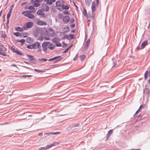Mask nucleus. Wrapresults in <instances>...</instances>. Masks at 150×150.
Instances as JSON below:
<instances>
[{"mask_svg": "<svg viewBox=\"0 0 150 150\" xmlns=\"http://www.w3.org/2000/svg\"><path fill=\"white\" fill-rule=\"evenodd\" d=\"M38 60H39V61H44L45 62L47 61V59H45V58H42V59H40V58H38Z\"/></svg>", "mask_w": 150, "mask_h": 150, "instance_id": "obj_45", "label": "nucleus"}, {"mask_svg": "<svg viewBox=\"0 0 150 150\" xmlns=\"http://www.w3.org/2000/svg\"><path fill=\"white\" fill-rule=\"evenodd\" d=\"M55 143L52 144L50 145H48L46 146V148L47 149H48L51 147H52L53 146H55Z\"/></svg>", "mask_w": 150, "mask_h": 150, "instance_id": "obj_25", "label": "nucleus"}, {"mask_svg": "<svg viewBox=\"0 0 150 150\" xmlns=\"http://www.w3.org/2000/svg\"><path fill=\"white\" fill-rule=\"evenodd\" d=\"M37 24L40 25H46L47 23L43 21H39L37 22Z\"/></svg>", "mask_w": 150, "mask_h": 150, "instance_id": "obj_11", "label": "nucleus"}, {"mask_svg": "<svg viewBox=\"0 0 150 150\" xmlns=\"http://www.w3.org/2000/svg\"><path fill=\"white\" fill-rule=\"evenodd\" d=\"M90 40L89 39H88L86 42L85 45L84 47V50L85 51H86L88 48L89 45L90 44Z\"/></svg>", "mask_w": 150, "mask_h": 150, "instance_id": "obj_10", "label": "nucleus"}, {"mask_svg": "<svg viewBox=\"0 0 150 150\" xmlns=\"http://www.w3.org/2000/svg\"><path fill=\"white\" fill-rule=\"evenodd\" d=\"M11 12H8V13L7 16V20L9 21V18L11 16Z\"/></svg>", "mask_w": 150, "mask_h": 150, "instance_id": "obj_41", "label": "nucleus"}, {"mask_svg": "<svg viewBox=\"0 0 150 150\" xmlns=\"http://www.w3.org/2000/svg\"><path fill=\"white\" fill-rule=\"evenodd\" d=\"M37 13L39 15L43 16L45 14L43 11L41 9H39L37 12Z\"/></svg>", "mask_w": 150, "mask_h": 150, "instance_id": "obj_15", "label": "nucleus"}, {"mask_svg": "<svg viewBox=\"0 0 150 150\" xmlns=\"http://www.w3.org/2000/svg\"><path fill=\"white\" fill-rule=\"evenodd\" d=\"M66 39L67 40H70L73 39L74 38V35L72 34H70L68 35H65Z\"/></svg>", "mask_w": 150, "mask_h": 150, "instance_id": "obj_9", "label": "nucleus"}, {"mask_svg": "<svg viewBox=\"0 0 150 150\" xmlns=\"http://www.w3.org/2000/svg\"><path fill=\"white\" fill-rule=\"evenodd\" d=\"M68 49L67 48V49H66L63 52H62V53H66V52H67L68 51Z\"/></svg>", "mask_w": 150, "mask_h": 150, "instance_id": "obj_62", "label": "nucleus"}, {"mask_svg": "<svg viewBox=\"0 0 150 150\" xmlns=\"http://www.w3.org/2000/svg\"><path fill=\"white\" fill-rule=\"evenodd\" d=\"M35 1L38 3H40L43 1V0H35Z\"/></svg>", "mask_w": 150, "mask_h": 150, "instance_id": "obj_55", "label": "nucleus"}, {"mask_svg": "<svg viewBox=\"0 0 150 150\" xmlns=\"http://www.w3.org/2000/svg\"><path fill=\"white\" fill-rule=\"evenodd\" d=\"M75 24L74 23L70 25V27H71V28H74L75 27Z\"/></svg>", "mask_w": 150, "mask_h": 150, "instance_id": "obj_54", "label": "nucleus"}, {"mask_svg": "<svg viewBox=\"0 0 150 150\" xmlns=\"http://www.w3.org/2000/svg\"><path fill=\"white\" fill-rule=\"evenodd\" d=\"M16 30L17 31L22 32L23 31V29L22 28L18 26L16 28Z\"/></svg>", "mask_w": 150, "mask_h": 150, "instance_id": "obj_31", "label": "nucleus"}, {"mask_svg": "<svg viewBox=\"0 0 150 150\" xmlns=\"http://www.w3.org/2000/svg\"><path fill=\"white\" fill-rule=\"evenodd\" d=\"M56 46L57 47H61L62 45L61 44V43L60 42H57L56 43Z\"/></svg>", "mask_w": 150, "mask_h": 150, "instance_id": "obj_47", "label": "nucleus"}, {"mask_svg": "<svg viewBox=\"0 0 150 150\" xmlns=\"http://www.w3.org/2000/svg\"><path fill=\"white\" fill-rule=\"evenodd\" d=\"M49 33L51 36H53L54 34V32L53 29L52 28H49Z\"/></svg>", "mask_w": 150, "mask_h": 150, "instance_id": "obj_14", "label": "nucleus"}, {"mask_svg": "<svg viewBox=\"0 0 150 150\" xmlns=\"http://www.w3.org/2000/svg\"><path fill=\"white\" fill-rule=\"evenodd\" d=\"M60 133V132H52V134H59Z\"/></svg>", "mask_w": 150, "mask_h": 150, "instance_id": "obj_58", "label": "nucleus"}, {"mask_svg": "<svg viewBox=\"0 0 150 150\" xmlns=\"http://www.w3.org/2000/svg\"><path fill=\"white\" fill-rule=\"evenodd\" d=\"M50 43V42H45L42 44V47L43 51L46 52L47 49V47L48 46L49 44Z\"/></svg>", "mask_w": 150, "mask_h": 150, "instance_id": "obj_4", "label": "nucleus"}, {"mask_svg": "<svg viewBox=\"0 0 150 150\" xmlns=\"http://www.w3.org/2000/svg\"><path fill=\"white\" fill-rule=\"evenodd\" d=\"M63 13L65 14H69V12L67 11H63Z\"/></svg>", "mask_w": 150, "mask_h": 150, "instance_id": "obj_49", "label": "nucleus"}, {"mask_svg": "<svg viewBox=\"0 0 150 150\" xmlns=\"http://www.w3.org/2000/svg\"><path fill=\"white\" fill-rule=\"evenodd\" d=\"M91 9L92 12H94L96 10L95 3L94 1L92 3L91 5Z\"/></svg>", "mask_w": 150, "mask_h": 150, "instance_id": "obj_12", "label": "nucleus"}, {"mask_svg": "<svg viewBox=\"0 0 150 150\" xmlns=\"http://www.w3.org/2000/svg\"><path fill=\"white\" fill-rule=\"evenodd\" d=\"M47 150L46 148V146L43 147H41L38 149V150Z\"/></svg>", "mask_w": 150, "mask_h": 150, "instance_id": "obj_46", "label": "nucleus"}, {"mask_svg": "<svg viewBox=\"0 0 150 150\" xmlns=\"http://www.w3.org/2000/svg\"><path fill=\"white\" fill-rule=\"evenodd\" d=\"M26 55L30 60H35V58L33 56L28 54H26Z\"/></svg>", "mask_w": 150, "mask_h": 150, "instance_id": "obj_18", "label": "nucleus"}, {"mask_svg": "<svg viewBox=\"0 0 150 150\" xmlns=\"http://www.w3.org/2000/svg\"><path fill=\"white\" fill-rule=\"evenodd\" d=\"M31 13V11H30L26 10L23 12L22 13V14L24 16L28 17V16L29 13Z\"/></svg>", "mask_w": 150, "mask_h": 150, "instance_id": "obj_13", "label": "nucleus"}, {"mask_svg": "<svg viewBox=\"0 0 150 150\" xmlns=\"http://www.w3.org/2000/svg\"><path fill=\"white\" fill-rule=\"evenodd\" d=\"M57 38H55L52 39V41L53 42L55 43V44L57 42Z\"/></svg>", "mask_w": 150, "mask_h": 150, "instance_id": "obj_42", "label": "nucleus"}, {"mask_svg": "<svg viewBox=\"0 0 150 150\" xmlns=\"http://www.w3.org/2000/svg\"><path fill=\"white\" fill-rule=\"evenodd\" d=\"M7 49L5 47L4 45L3 44L0 45V54L4 56H6V55L5 53V52Z\"/></svg>", "mask_w": 150, "mask_h": 150, "instance_id": "obj_3", "label": "nucleus"}, {"mask_svg": "<svg viewBox=\"0 0 150 150\" xmlns=\"http://www.w3.org/2000/svg\"><path fill=\"white\" fill-rule=\"evenodd\" d=\"M13 34L15 36L17 37L21 36V33L19 32H14L13 33Z\"/></svg>", "mask_w": 150, "mask_h": 150, "instance_id": "obj_36", "label": "nucleus"}, {"mask_svg": "<svg viewBox=\"0 0 150 150\" xmlns=\"http://www.w3.org/2000/svg\"><path fill=\"white\" fill-rule=\"evenodd\" d=\"M44 39L45 40H50V38L47 37H45Z\"/></svg>", "mask_w": 150, "mask_h": 150, "instance_id": "obj_60", "label": "nucleus"}, {"mask_svg": "<svg viewBox=\"0 0 150 150\" xmlns=\"http://www.w3.org/2000/svg\"><path fill=\"white\" fill-rule=\"evenodd\" d=\"M60 57V56H57L56 57H54L52 58H51L49 59L48 60V61H51L53 60H54L56 59H57L59 58Z\"/></svg>", "mask_w": 150, "mask_h": 150, "instance_id": "obj_27", "label": "nucleus"}, {"mask_svg": "<svg viewBox=\"0 0 150 150\" xmlns=\"http://www.w3.org/2000/svg\"><path fill=\"white\" fill-rule=\"evenodd\" d=\"M140 110L139 109H138L136 112L135 114H134V115L135 116V115L137 114L140 111Z\"/></svg>", "mask_w": 150, "mask_h": 150, "instance_id": "obj_63", "label": "nucleus"}, {"mask_svg": "<svg viewBox=\"0 0 150 150\" xmlns=\"http://www.w3.org/2000/svg\"><path fill=\"white\" fill-rule=\"evenodd\" d=\"M41 8L45 11H47L49 9L48 6L46 4H43Z\"/></svg>", "mask_w": 150, "mask_h": 150, "instance_id": "obj_6", "label": "nucleus"}, {"mask_svg": "<svg viewBox=\"0 0 150 150\" xmlns=\"http://www.w3.org/2000/svg\"><path fill=\"white\" fill-rule=\"evenodd\" d=\"M33 24L32 22H28L26 23L25 26L23 28L25 30H26L28 28H31L33 26Z\"/></svg>", "mask_w": 150, "mask_h": 150, "instance_id": "obj_5", "label": "nucleus"}, {"mask_svg": "<svg viewBox=\"0 0 150 150\" xmlns=\"http://www.w3.org/2000/svg\"><path fill=\"white\" fill-rule=\"evenodd\" d=\"M62 7L63 10H68L69 8L68 6L63 4L62 5Z\"/></svg>", "mask_w": 150, "mask_h": 150, "instance_id": "obj_23", "label": "nucleus"}, {"mask_svg": "<svg viewBox=\"0 0 150 150\" xmlns=\"http://www.w3.org/2000/svg\"><path fill=\"white\" fill-rule=\"evenodd\" d=\"M91 0H85L86 4L88 6H89L91 4Z\"/></svg>", "mask_w": 150, "mask_h": 150, "instance_id": "obj_26", "label": "nucleus"}, {"mask_svg": "<svg viewBox=\"0 0 150 150\" xmlns=\"http://www.w3.org/2000/svg\"><path fill=\"white\" fill-rule=\"evenodd\" d=\"M33 44L34 49H38V52H41L42 50L41 49V47L40 46V43L38 42H35Z\"/></svg>", "mask_w": 150, "mask_h": 150, "instance_id": "obj_2", "label": "nucleus"}, {"mask_svg": "<svg viewBox=\"0 0 150 150\" xmlns=\"http://www.w3.org/2000/svg\"><path fill=\"white\" fill-rule=\"evenodd\" d=\"M21 37L23 38H26L28 37V33L26 32H22L21 33Z\"/></svg>", "mask_w": 150, "mask_h": 150, "instance_id": "obj_19", "label": "nucleus"}, {"mask_svg": "<svg viewBox=\"0 0 150 150\" xmlns=\"http://www.w3.org/2000/svg\"><path fill=\"white\" fill-rule=\"evenodd\" d=\"M88 17L90 19L93 20L94 17V16L93 15V12L92 13V14H88Z\"/></svg>", "mask_w": 150, "mask_h": 150, "instance_id": "obj_24", "label": "nucleus"}, {"mask_svg": "<svg viewBox=\"0 0 150 150\" xmlns=\"http://www.w3.org/2000/svg\"><path fill=\"white\" fill-rule=\"evenodd\" d=\"M15 52H16V53H17L18 54L22 55V56L24 55V54L23 53L20 52L18 50H16Z\"/></svg>", "mask_w": 150, "mask_h": 150, "instance_id": "obj_38", "label": "nucleus"}, {"mask_svg": "<svg viewBox=\"0 0 150 150\" xmlns=\"http://www.w3.org/2000/svg\"><path fill=\"white\" fill-rule=\"evenodd\" d=\"M28 112H26L24 113L23 114H25L26 115V116H29V117L31 116V115H29L28 114Z\"/></svg>", "mask_w": 150, "mask_h": 150, "instance_id": "obj_61", "label": "nucleus"}, {"mask_svg": "<svg viewBox=\"0 0 150 150\" xmlns=\"http://www.w3.org/2000/svg\"><path fill=\"white\" fill-rule=\"evenodd\" d=\"M80 59L81 61H83L84 60L86 57V56L84 54L80 55L79 56Z\"/></svg>", "mask_w": 150, "mask_h": 150, "instance_id": "obj_34", "label": "nucleus"}, {"mask_svg": "<svg viewBox=\"0 0 150 150\" xmlns=\"http://www.w3.org/2000/svg\"><path fill=\"white\" fill-rule=\"evenodd\" d=\"M34 71H36L38 73H40V72H44L45 71V70H41L39 69H34Z\"/></svg>", "mask_w": 150, "mask_h": 150, "instance_id": "obj_37", "label": "nucleus"}, {"mask_svg": "<svg viewBox=\"0 0 150 150\" xmlns=\"http://www.w3.org/2000/svg\"><path fill=\"white\" fill-rule=\"evenodd\" d=\"M33 41V39L30 37H28L26 39V42L27 43H31Z\"/></svg>", "mask_w": 150, "mask_h": 150, "instance_id": "obj_30", "label": "nucleus"}, {"mask_svg": "<svg viewBox=\"0 0 150 150\" xmlns=\"http://www.w3.org/2000/svg\"><path fill=\"white\" fill-rule=\"evenodd\" d=\"M62 4L61 3L60 1L58 0L56 2V6H62Z\"/></svg>", "mask_w": 150, "mask_h": 150, "instance_id": "obj_21", "label": "nucleus"}, {"mask_svg": "<svg viewBox=\"0 0 150 150\" xmlns=\"http://www.w3.org/2000/svg\"><path fill=\"white\" fill-rule=\"evenodd\" d=\"M116 65V64L115 63V62H113L112 67H115V65Z\"/></svg>", "mask_w": 150, "mask_h": 150, "instance_id": "obj_64", "label": "nucleus"}, {"mask_svg": "<svg viewBox=\"0 0 150 150\" xmlns=\"http://www.w3.org/2000/svg\"><path fill=\"white\" fill-rule=\"evenodd\" d=\"M62 57H61L60 58H59V59H57L56 60L54 61V63H56L57 62L61 61L62 60Z\"/></svg>", "mask_w": 150, "mask_h": 150, "instance_id": "obj_48", "label": "nucleus"}, {"mask_svg": "<svg viewBox=\"0 0 150 150\" xmlns=\"http://www.w3.org/2000/svg\"><path fill=\"white\" fill-rule=\"evenodd\" d=\"M145 92H146L145 95L147 97L149 98L150 97V89L145 88L143 93H144Z\"/></svg>", "mask_w": 150, "mask_h": 150, "instance_id": "obj_8", "label": "nucleus"}, {"mask_svg": "<svg viewBox=\"0 0 150 150\" xmlns=\"http://www.w3.org/2000/svg\"><path fill=\"white\" fill-rule=\"evenodd\" d=\"M48 45V48L51 50L54 49L55 47V45L52 43Z\"/></svg>", "mask_w": 150, "mask_h": 150, "instance_id": "obj_17", "label": "nucleus"}, {"mask_svg": "<svg viewBox=\"0 0 150 150\" xmlns=\"http://www.w3.org/2000/svg\"><path fill=\"white\" fill-rule=\"evenodd\" d=\"M16 41L17 42H20L21 43V44H22V45H23L25 42V40L24 39H22L20 40H16Z\"/></svg>", "mask_w": 150, "mask_h": 150, "instance_id": "obj_28", "label": "nucleus"}, {"mask_svg": "<svg viewBox=\"0 0 150 150\" xmlns=\"http://www.w3.org/2000/svg\"><path fill=\"white\" fill-rule=\"evenodd\" d=\"M113 130L112 129H111L109 130L108 132V133L106 135V137L107 139H108L110 137L111 134L112 133Z\"/></svg>", "mask_w": 150, "mask_h": 150, "instance_id": "obj_20", "label": "nucleus"}, {"mask_svg": "<svg viewBox=\"0 0 150 150\" xmlns=\"http://www.w3.org/2000/svg\"><path fill=\"white\" fill-rule=\"evenodd\" d=\"M28 17L30 19H33L35 18V16L33 14H32L31 13H29Z\"/></svg>", "mask_w": 150, "mask_h": 150, "instance_id": "obj_33", "label": "nucleus"}, {"mask_svg": "<svg viewBox=\"0 0 150 150\" xmlns=\"http://www.w3.org/2000/svg\"><path fill=\"white\" fill-rule=\"evenodd\" d=\"M29 9L32 10L34 8V7L32 6H30L28 8Z\"/></svg>", "mask_w": 150, "mask_h": 150, "instance_id": "obj_52", "label": "nucleus"}, {"mask_svg": "<svg viewBox=\"0 0 150 150\" xmlns=\"http://www.w3.org/2000/svg\"><path fill=\"white\" fill-rule=\"evenodd\" d=\"M9 21L7 20V24H6V26H7L8 29L9 28L8 24H9Z\"/></svg>", "mask_w": 150, "mask_h": 150, "instance_id": "obj_56", "label": "nucleus"}, {"mask_svg": "<svg viewBox=\"0 0 150 150\" xmlns=\"http://www.w3.org/2000/svg\"><path fill=\"white\" fill-rule=\"evenodd\" d=\"M26 47L27 48L30 49H34L33 44L30 45H27Z\"/></svg>", "mask_w": 150, "mask_h": 150, "instance_id": "obj_39", "label": "nucleus"}, {"mask_svg": "<svg viewBox=\"0 0 150 150\" xmlns=\"http://www.w3.org/2000/svg\"><path fill=\"white\" fill-rule=\"evenodd\" d=\"M148 71H146L144 73V79L146 80L147 79V75L148 74Z\"/></svg>", "mask_w": 150, "mask_h": 150, "instance_id": "obj_40", "label": "nucleus"}, {"mask_svg": "<svg viewBox=\"0 0 150 150\" xmlns=\"http://www.w3.org/2000/svg\"><path fill=\"white\" fill-rule=\"evenodd\" d=\"M47 134L48 135H52V132H47L45 133V134Z\"/></svg>", "mask_w": 150, "mask_h": 150, "instance_id": "obj_53", "label": "nucleus"}, {"mask_svg": "<svg viewBox=\"0 0 150 150\" xmlns=\"http://www.w3.org/2000/svg\"><path fill=\"white\" fill-rule=\"evenodd\" d=\"M36 1H34L33 2V4L34 6L35 7H38L39 6H40V4L39 3H37L36 2Z\"/></svg>", "mask_w": 150, "mask_h": 150, "instance_id": "obj_32", "label": "nucleus"}, {"mask_svg": "<svg viewBox=\"0 0 150 150\" xmlns=\"http://www.w3.org/2000/svg\"><path fill=\"white\" fill-rule=\"evenodd\" d=\"M74 21V19L73 18H72L70 20V23H73Z\"/></svg>", "mask_w": 150, "mask_h": 150, "instance_id": "obj_51", "label": "nucleus"}, {"mask_svg": "<svg viewBox=\"0 0 150 150\" xmlns=\"http://www.w3.org/2000/svg\"><path fill=\"white\" fill-rule=\"evenodd\" d=\"M64 29H66V30L64 31V33H67L70 30V29L67 26H65L64 28Z\"/></svg>", "mask_w": 150, "mask_h": 150, "instance_id": "obj_35", "label": "nucleus"}, {"mask_svg": "<svg viewBox=\"0 0 150 150\" xmlns=\"http://www.w3.org/2000/svg\"><path fill=\"white\" fill-rule=\"evenodd\" d=\"M70 17L68 16H66L63 17V22L64 23H67L69 21Z\"/></svg>", "mask_w": 150, "mask_h": 150, "instance_id": "obj_7", "label": "nucleus"}, {"mask_svg": "<svg viewBox=\"0 0 150 150\" xmlns=\"http://www.w3.org/2000/svg\"><path fill=\"white\" fill-rule=\"evenodd\" d=\"M56 0H48L46 2V3L50 5H51L52 4V2H54Z\"/></svg>", "mask_w": 150, "mask_h": 150, "instance_id": "obj_29", "label": "nucleus"}, {"mask_svg": "<svg viewBox=\"0 0 150 150\" xmlns=\"http://www.w3.org/2000/svg\"><path fill=\"white\" fill-rule=\"evenodd\" d=\"M11 50L13 52H15L16 51V50L15 49L13 48L12 47H11Z\"/></svg>", "mask_w": 150, "mask_h": 150, "instance_id": "obj_50", "label": "nucleus"}, {"mask_svg": "<svg viewBox=\"0 0 150 150\" xmlns=\"http://www.w3.org/2000/svg\"><path fill=\"white\" fill-rule=\"evenodd\" d=\"M83 14V15L85 17H86L87 18H88V15L87 14V11L86 9L85 8H84L83 9V11L82 12Z\"/></svg>", "mask_w": 150, "mask_h": 150, "instance_id": "obj_22", "label": "nucleus"}, {"mask_svg": "<svg viewBox=\"0 0 150 150\" xmlns=\"http://www.w3.org/2000/svg\"><path fill=\"white\" fill-rule=\"evenodd\" d=\"M22 77L24 78H26L27 77H30L32 76L31 75H23L22 76Z\"/></svg>", "mask_w": 150, "mask_h": 150, "instance_id": "obj_44", "label": "nucleus"}, {"mask_svg": "<svg viewBox=\"0 0 150 150\" xmlns=\"http://www.w3.org/2000/svg\"><path fill=\"white\" fill-rule=\"evenodd\" d=\"M80 126L79 123L73 124L68 127L67 129V131L72 130L75 132L77 131Z\"/></svg>", "mask_w": 150, "mask_h": 150, "instance_id": "obj_1", "label": "nucleus"}, {"mask_svg": "<svg viewBox=\"0 0 150 150\" xmlns=\"http://www.w3.org/2000/svg\"><path fill=\"white\" fill-rule=\"evenodd\" d=\"M6 37V35L5 34H2L1 36V38H5Z\"/></svg>", "mask_w": 150, "mask_h": 150, "instance_id": "obj_59", "label": "nucleus"}, {"mask_svg": "<svg viewBox=\"0 0 150 150\" xmlns=\"http://www.w3.org/2000/svg\"><path fill=\"white\" fill-rule=\"evenodd\" d=\"M148 44V42L146 40L144 41L142 43L141 45V47L142 49H143L144 48L145 46L147 45Z\"/></svg>", "mask_w": 150, "mask_h": 150, "instance_id": "obj_16", "label": "nucleus"}, {"mask_svg": "<svg viewBox=\"0 0 150 150\" xmlns=\"http://www.w3.org/2000/svg\"><path fill=\"white\" fill-rule=\"evenodd\" d=\"M14 6V5H12L10 7V10L9 11V12H11Z\"/></svg>", "mask_w": 150, "mask_h": 150, "instance_id": "obj_43", "label": "nucleus"}, {"mask_svg": "<svg viewBox=\"0 0 150 150\" xmlns=\"http://www.w3.org/2000/svg\"><path fill=\"white\" fill-rule=\"evenodd\" d=\"M36 10L35 9V8H34V9H33L31 11H31V13H34L36 11Z\"/></svg>", "mask_w": 150, "mask_h": 150, "instance_id": "obj_57", "label": "nucleus"}]
</instances>
